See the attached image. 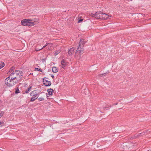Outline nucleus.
I'll list each match as a JSON object with an SVG mask.
<instances>
[{"mask_svg": "<svg viewBox=\"0 0 151 151\" xmlns=\"http://www.w3.org/2000/svg\"><path fill=\"white\" fill-rule=\"evenodd\" d=\"M53 90L52 89L50 88L47 90V92L49 95H52Z\"/></svg>", "mask_w": 151, "mask_h": 151, "instance_id": "13", "label": "nucleus"}, {"mask_svg": "<svg viewBox=\"0 0 151 151\" xmlns=\"http://www.w3.org/2000/svg\"><path fill=\"white\" fill-rule=\"evenodd\" d=\"M38 100L40 101H43L44 100V98L42 97H40L38 99Z\"/></svg>", "mask_w": 151, "mask_h": 151, "instance_id": "23", "label": "nucleus"}, {"mask_svg": "<svg viewBox=\"0 0 151 151\" xmlns=\"http://www.w3.org/2000/svg\"><path fill=\"white\" fill-rule=\"evenodd\" d=\"M38 96H35L34 97H32L30 101H34L36 99H37L38 98Z\"/></svg>", "mask_w": 151, "mask_h": 151, "instance_id": "14", "label": "nucleus"}, {"mask_svg": "<svg viewBox=\"0 0 151 151\" xmlns=\"http://www.w3.org/2000/svg\"><path fill=\"white\" fill-rule=\"evenodd\" d=\"M48 43V45H49L50 46H51L52 45V44L50 43Z\"/></svg>", "mask_w": 151, "mask_h": 151, "instance_id": "25", "label": "nucleus"}, {"mask_svg": "<svg viewBox=\"0 0 151 151\" xmlns=\"http://www.w3.org/2000/svg\"><path fill=\"white\" fill-rule=\"evenodd\" d=\"M14 72L16 74V75L18 77L19 79L20 78L21 76H22V72L19 70H15L14 71Z\"/></svg>", "mask_w": 151, "mask_h": 151, "instance_id": "8", "label": "nucleus"}, {"mask_svg": "<svg viewBox=\"0 0 151 151\" xmlns=\"http://www.w3.org/2000/svg\"><path fill=\"white\" fill-rule=\"evenodd\" d=\"M21 23L24 26H33L35 24L36 22L30 19H25L22 21Z\"/></svg>", "mask_w": 151, "mask_h": 151, "instance_id": "3", "label": "nucleus"}, {"mask_svg": "<svg viewBox=\"0 0 151 151\" xmlns=\"http://www.w3.org/2000/svg\"><path fill=\"white\" fill-rule=\"evenodd\" d=\"M65 66H63L62 65V68H63V69H64V68L65 67Z\"/></svg>", "mask_w": 151, "mask_h": 151, "instance_id": "28", "label": "nucleus"}, {"mask_svg": "<svg viewBox=\"0 0 151 151\" xmlns=\"http://www.w3.org/2000/svg\"><path fill=\"white\" fill-rule=\"evenodd\" d=\"M51 77L53 79L54 78V76L53 75H52Z\"/></svg>", "mask_w": 151, "mask_h": 151, "instance_id": "29", "label": "nucleus"}, {"mask_svg": "<svg viewBox=\"0 0 151 151\" xmlns=\"http://www.w3.org/2000/svg\"><path fill=\"white\" fill-rule=\"evenodd\" d=\"M106 108V107H105L104 108V109H105Z\"/></svg>", "mask_w": 151, "mask_h": 151, "instance_id": "34", "label": "nucleus"}, {"mask_svg": "<svg viewBox=\"0 0 151 151\" xmlns=\"http://www.w3.org/2000/svg\"><path fill=\"white\" fill-rule=\"evenodd\" d=\"M15 68L14 67H12L10 69L9 71H13L14 70Z\"/></svg>", "mask_w": 151, "mask_h": 151, "instance_id": "22", "label": "nucleus"}, {"mask_svg": "<svg viewBox=\"0 0 151 151\" xmlns=\"http://www.w3.org/2000/svg\"><path fill=\"white\" fill-rule=\"evenodd\" d=\"M83 20V19H80L78 21V22L79 23Z\"/></svg>", "mask_w": 151, "mask_h": 151, "instance_id": "27", "label": "nucleus"}, {"mask_svg": "<svg viewBox=\"0 0 151 151\" xmlns=\"http://www.w3.org/2000/svg\"><path fill=\"white\" fill-rule=\"evenodd\" d=\"M52 71L53 73H57L58 71V69L55 67H53L52 68Z\"/></svg>", "mask_w": 151, "mask_h": 151, "instance_id": "12", "label": "nucleus"}, {"mask_svg": "<svg viewBox=\"0 0 151 151\" xmlns=\"http://www.w3.org/2000/svg\"><path fill=\"white\" fill-rule=\"evenodd\" d=\"M147 151H151V150H148Z\"/></svg>", "mask_w": 151, "mask_h": 151, "instance_id": "33", "label": "nucleus"}, {"mask_svg": "<svg viewBox=\"0 0 151 151\" xmlns=\"http://www.w3.org/2000/svg\"><path fill=\"white\" fill-rule=\"evenodd\" d=\"M60 52V50H58V51L56 52L55 53V55H57Z\"/></svg>", "mask_w": 151, "mask_h": 151, "instance_id": "20", "label": "nucleus"}, {"mask_svg": "<svg viewBox=\"0 0 151 151\" xmlns=\"http://www.w3.org/2000/svg\"><path fill=\"white\" fill-rule=\"evenodd\" d=\"M35 70H38V71H39L41 72H42V69H39L38 68H35Z\"/></svg>", "mask_w": 151, "mask_h": 151, "instance_id": "21", "label": "nucleus"}, {"mask_svg": "<svg viewBox=\"0 0 151 151\" xmlns=\"http://www.w3.org/2000/svg\"><path fill=\"white\" fill-rule=\"evenodd\" d=\"M107 74V73H103V74H99V77H102L103 76H106Z\"/></svg>", "mask_w": 151, "mask_h": 151, "instance_id": "18", "label": "nucleus"}, {"mask_svg": "<svg viewBox=\"0 0 151 151\" xmlns=\"http://www.w3.org/2000/svg\"><path fill=\"white\" fill-rule=\"evenodd\" d=\"M102 19H106L109 17V16L107 14L103 13V15H102Z\"/></svg>", "mask_w": 151, "mask_h": 151, "instance_id": "11", "label": "nucleus"}, {"mask_svg": "<svg viewBox=\"0 0 151 151\" xmlns=\"http://www.w3.org/2000/svg\"><path fill=\"white\" fill-rule=\"evenodd\" d=\"M43 82H44V85L47 86H50L51 84V82L46 79H45V78L43 79Z\"/></svg>", "mask_w": 151, "mask_h": 151, "instance_id": "6", "label": "nucleus"}, {"mask_svg": "<svg viewBox=\"0 0 151 151\" xmlns=\"http://www.w3.org/2000/svg\"><path fill=\"white\" fill-rule=\"evenodd\" d=\"M16 74L14 71L8 77V79H9L11 78L12 79H14L16 80H18V81L19 79Z\"/></svg>", "mask_w": 151, "mask_h": 151, "instance_id": "5", "label": "nucleus"}, {"mask_svg": "<svg viewBox=\"0 0 151 151\" xmlns=\"http://www.w3.org/2000/svg\"><path fill=\"white\" fill-rule=\"evenodd\" d=\"M75 50V48L74 47L70 48L68 51V55L70 56H71L72 54L74 52V50Z\"/></svg>", "mask_w": 151, "mask_h": 151, "instance_id": "7", "label": "nucleus"}, {"mask_svg": "<svg viewBox=\"0 0 151 151\" xmlns=\"http://www.w3.org/2000/svg\"><path fill=\"white\" fill-rule=\"evenodd\" d=\"M84 44L85 42L83 40L81 39L79 43L78 47L75 53L76 56L77 52L78 51H79V53H82V52L83 50V45Z\"/></svg>", "mask_w": 151, "mask_h": 151, "instance_id": "2", "label": "nucleus"}, {"mask_svg": "<svg viewBox=\"0 0 151 151\" xmlns=\"http://www.w3.org/2000/svg\"><path fill=\"white\" fill-rule=\"evenodd\" d=\"M4 63L3 62H0V69L1 68L3 67H4Z\"/></svg>", "mask_w": 151, "mask_h": 151, "instance_id": "16", "label": "nucleus"}, {"mask_svg": "<svg viewBox=\"0 0 151 151\" xmlns=\"http://www.w3.org/2000/svg\"><path fill=\"white\" fill-rule=\"evenodd\" d=\"M31 88L32 87L30 86L28 87L26 90L25 93H29V92L30 91Z\"/></svg>", "mask_w": 151, "mask_h": 151, "instance_id": "15", "label": "nucleus"}, {"mask_svg": "<svg viewBox=\"0 0 151 151\" xmlns=\"http://www.w3.org/2000/svg\"><path fill=\"white\" fill-rule=\"evenodd\" d=\"M20 93V91L19 90V88L18 87H17L16 89V91H15V93L16 94H17Z\"/></svg>", "mask_w": 151, "mask_h": 151, "instance_id": "17", "label": "nucleus"}, {"mask_svg": "<svg viewBox=\"0 0 151 151\" xmlns=\"http://www.w3.org/2000/svg\"><path fill=\"white\" fill-rule=\"evenodd\" d=\"M61 64L63 66H66L67 64V62L64 59H63L61 61Z\"/></svg>", "mask_w": 151, "mask_h": 151, "instance_id": "10", "label": "nucleus"}, {"mask_svg": "<svg viewBox=\"0 0 151 151\" xmlns=\"http://www.w3.org/2000/svg\"><path fill=\"white\" fill-rule=\"evenodd\" d=\"M30 95L32 96H38V93L36 91H34L31 92L30 93Z\"/></svg>", "mask_w": 151, "mask_h": 151, "instance_id": "9", "label": "nucleus"}, {"mask_svg": "<svg viewBox=\"0 0 151 151\" xmlns=\"http://www.w3.org/2000/svg\"><path fill=\"white\" fill-rule=\"evenodd\" d=\"M48 45V43H46V45H45V46H43V47H42V49H43V48H45V47H46V46H47Z\"/></svg>", "mask_w": 151, "mask_h": 151, "instance_id": "24", "label": "nucleus"}, {"mask_svg": "<svg viewBox=\"0 0 151 151\" xmlns=\"http://www.w3.org/2000/svg\"><path fill=\"white\" fill-rule=\"evenodd\" d=\"M143 133H140V134H139H139H141V135H143Z\"/></svg>", "mask_w": 151, "mask_h": 151, "instance_id": "30", "label": "nucleus"}, {"mask_svg": "<svg viewBox=\"0 0 151 151\" xmlns=\"http://www.w3.org/2000/svg\"><path fill=\"white\" fill-rule=\"evenodd\" d=\"M103 13L101 11L96 12L95 13H91L90 16L92 17H95L96 18L101 19H102V15Z\"/></svg>", "mask_w": 151, "mask_h": 151, "instance_id": "4", "label": "nucleus"}, {"mask_svg": "<svg viewBox=\"0 0 151 151\" xmlns=\"http://www.w3.org/2000/svg\"><path fill=\"white\" fill-rule=\"evenodd\" d=\"M117 104H117V103H116L115 104V105H117Z\"/></svg>", "mask_w": 151, "mask_h": 151, "instance_id": "32", "label": "nucleus"}, {"mask_svg": "<svg viewBox=\"0 0 151 151\" xmlns=\"http://www.w3.org/2000/svg\"><path fill=\"white\" fill-rule=\"evenodd\" d=\"M18 80L12 79L11 78L8 79V77L5 79V82L6 85L9 86H12L14 85L18 82Z\"/></svg>", "mask_w": 151, "mask_h": 151, "instance_id": "1", "label": "nucleus"}, {"mask_svg": "<svg viewBox=\"0 0 151 151\" xmlns=\"http://www.w3.org/2000/svg\"><path fill=\"white\" fill-rule=\"evenodd\" d=\"M4 112L2 111H0V118L1 117L3 116Z\"/></svg>", "mask_w": 151, "mask_h": 151, "instance_id": "19", "label": "nucleus"}, {"mask_svg": "<svg viewBox=\"0 0 151 151\" xmlns=\"http://www.w3.org/2000/svg\"><path fill=\"white\" fill-rule=\"evenodd\" d=\"M42 48H40V49H38L37 48V49H36V51H38V50H42Z\"/></svg>", "mask_w": 151, "mask_h": 151, "instance_id": "26", "label": "nucleus"}, {"mask_svg": "<svg viewBox=\"0 0 151 151\" xmlns=\"http://www.w3.org/2000/svg\"><path fill=\"white\" fill-rule=\"evenodd\" d=\"M132 1V0H128V1Z\"/></svg>", "mask_w": 151, "mask_h": 151, "instance_id": "31", "label": "nucleus"}]
</instances>
